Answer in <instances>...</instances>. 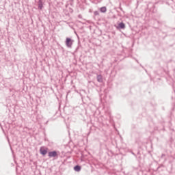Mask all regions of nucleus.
Instances as JSON below:
<instances>
[{
	"label": "nucleus",
	"mask_w": 175,
	"mask_h": 175,
	"mask_svg": "<svg viewBox=\"0 0 175 175\" xmlns=\"http://www.w3.org/2000/svg\"><path fill=\"white\" fill-rule=\"evenodd\" d=\"M73 42H74L73 40L69 38H67L66 39V46L68 47V49H72V46L73 45Z\"/></svg>",
	"instance_id": "obj_1"
},
{
	"label": "nucleus",
	"mask_w": 175,
	"mask_h": 175,
	"mask_svg": "<svg viewBox=\"0 0 175 175\" xmlns=\"http://www.w3.org/2000/svg\"><path fill=\"white\" fill-rule=\"evenodd\" d=\"M57 155H58L57 154V151H52L49 152V158H55V157H57Z\"/></svg>",
	"instance_id": "obj_2"
},
{
	"label": "nucleus",
	"mask_w": 175,
	"mask_h": 175,
	"mask_svg": "<svg viewBox=\"0 0 175 175\" xmlns=\"http://www.w3.org/2000/svg\"><path fill=\"white\" fill-rule=\"evenodd\" d=\"M40 152L42 155H46L47 154V149H44L43 147H41L40 149Z\"/></svg>",
	"instance_id": "obj_3"
},
{
	"label": "nucleus",
	"mask_w": 175,
	"mask_h": 175,
	"mask_svg": "<svg viewBox=\"0 0 175 175\" xmlns=\"http://www.w3.org/2000/svg\"><path fill=\"white\" fill-rule=\"evenodd\" d=\"M38 9L42 10L43 9V2H42V0H39L38 1Z\"/></svg>",
	"instance_id": "obj_4"
},
{
	"label": "nucleus",
	"mask_w": 175,
	"mask_h": 175,
	"mask_svg": "<svg viewBox=\"0 0 175 175\" xmlns=\"http://www.w3.org/2000/svg\"><path fill=\"white\" fill-rule=\"evenodd\" d=\"M97 81H98V83H102L103 81L102 75H100L97 76Z\"/></svg>",
	"instance_id": "obj_5"
},
{
	"label": "nucleus",
	"mask_w": 175,
	"mask_h": 175,
	"mask_svg": "<svg viewBox=\"0 0 175 175\" xmlns=\"http://www.w3.org/2000/svg\"><path fill=\"white\" fill-rule=\"evenodd\" d=\"M74 170H75V172H80V170H81V167H80L79 165H76L74 167Z\"/></svg>",
	"instance_id": "obj_6"
},
{
	"label": "nucleus",
	"mask_w": 175,
	"mask_h": 175,
	"mask_svg": "<svg viewBox=\"0 0 175 175\" xmlns=\"http://www.w3.org/2000/svg\"><path fill=\"white\" fill-rule=\"evenodd\" d=\"M118 26L121 28V29H124L125 28V24L124 23H119Z\"/></svg>",
	"instance_id": "obj_7"
},
{
	"label": "nucleus",
	"mask_w": 175,
	"mask_h": 175,
	"mask_svg": "<svg viewBox=\"0 0 175 175\" xmlns=\"http://www.w3.org/2000/svg\"><path fill=\"white\" fill-rule=\"evenodd\" d=\"M106 7H102L100 8V12H101V13H106Z\"/></svg>",
	"instance_id": "obj_8"
},
{
	"label": "nucleus",
	"mask_w": 175,
	"mask_h": 175,
	"mask_svg": "<svg viewBox=\"0 0 175 175\" xmlns=\"http://www.w3.org/2000/svg\"><path fill=\"white\" fill-rule=\"evenodd\" d=\"M94 14H95V16H98V14H99V12H98V11H96V12H94Z\"/></svg>",
	"instance_id": "obj_9"
}]
</instances>
